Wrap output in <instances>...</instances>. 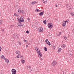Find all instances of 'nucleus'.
<instances>
[{
	"label": "nucleus",
	"mask_w": 74,
	"mask_h": 74,
	"mask_svg": "<svg viewBox=\"0 0 74 74\" xmlns=\"http://www.w3.org/2000/svg\"><path fill=\"white\" fill-rule=\"evenodd\" d=\"M21 13H22V14H24L25 11L23 10H21Z\"/></svg>",
	"instance_id": "nucleus-17"
},
{
	"label": "nucleus",
	"mask_w": 74,
	"mask_h": 74,
	"mask_svg": "<svg viewBox=\"0 0 74 74\" xmlns=\"http://www.w3.org/2000/svg\"><path fill=\"white\" fill-rule=\"evenodd\" d=\"M35 3L34 2H32V4H34Z\"/></svg>",
	"instance_id": "nucleus-37"
},
{
	"label": "nucleus",
	"mask_w": 74,
	"mask_h": 74,
	"mask_svg": "<svg viewBox=\"0 0 74 74\" xmlns=\"http://www.w3.org/2000/svg\"><path fill=\"white\" fill-rule=\"evenodd\" d=\"M38 56L39 57V58H41V56H42V54H41V53H39L38 54Z\"/></svg>",
	"instance_id": "nucleus-12"
},
{
	"label": "nucleus",
	"mask_w": 74,
	"mask_h": 74,
	"mask_svg": "<svg viewBox=\"0 0 74 74\" xmlns=\"http://www.w3.org/2000/svg\"><path fill=\"white\" fill-rule=\"evenodd\" d=\"M2 23H3L2 21L0 20V25H1V24H2Z\"/></svg>",
	"instance_id": "nucleus-27"
},
{
	"label": "nucleus",
	"mask_w": 74,
	"mask_h": 74,
	"mask_svg": "<svg viewBox=\"0 0 74 74\" xmlns=\"http://www.w3.org/2000/svg\"><path fill=\"white\" fill-rule=\"evenodd\" d=\"M24 41H25V42H26L27 41V40H24Z\"/></svg>",
	"instance_id": "nucleus-41"
},
{
	"label": "nucleus",
	"mask_w": 74,
	"mask_h": 74,
	"mask_svg": "<svg viewBox=\"0 0 74 74\" xmlns=\"http://www.w3.org/2000/svg\"><path fill=\"white\" fill-rule=\"evenodd\" d=\"M44 50L45 51H47V48L46 47H44Z\"/></svg>",
	"instance_id": "nucleus-22"
},
{
	"label": "nucleus",
	"mask_w": 74,
	"mask_h": 74,
	"mask_svg": "<svg viewBox=\"0 0 74 74\" xmlns=\"http://www.w3.org/2000/svg\"><path fill=\"white\" fill-rule=\"evenodd\" d=\"M28 47V45H26V48H27V47Z\"/></svg>",
	"instance_id": "nucleus-45"
},
{
	"label": "nucleus",
	"mask_w": 74,
	"mask_h": 74,
	"mask_svg": "<svg viewBox=\"0 0 74 74\" xmlns=\"http://www.w3.org/2000/svg\"><path fill=\"white\" fill-rule=\"evenodd\" d=\"M44 12H40L39 13V14L40 16H42L43 15H44Z\"/></svg>",
	"instance_id": "nucleus-7"
},
{
	"label": "nucleus",
	"mask_w": 74,
	"mask_h": 74,
	"mask_svg": "<svg viewBox=\"0 0 74 74\" xmlns=\"http://www.w3.org/2000/svg\"><path fill=\"white\" fill-rule=\"evenodd\" d=\"M20 56H17V58H22V57H20Z\"/></svg>",
	"instance_id": "nucleus-30"
},
{
	"label": "nucleus",
	"mask_w": 74,
	"mask_h": 74,
	"mask_svg": "<svg viewBox=\"0 0 74 74\" xmlns=\"http://www.w3.org/2000/svg\"><path fill=\"white\" fill-rule=\"evenodd\" d=\"M72 55V54H71V53H70V54H69V56H71Z\"/></svg>",
	"instance_id": "nucleus-33"
},
{
	"label": "nucleus",
	"mask_w": 74,
	"mask_h": 74,
	"mask_svg": "<svg viewBox=\"0 0 74 74\" xmlns=\"http://www.w3.org/2000/svg\"><path fill=\"white\" fill-rule=\"evenodd\" d=\"M38 29L39 30V31L40 32H43L44 31V29L42 27H39Z\"/></svg>",
	"instance_id": "nucleus-3"
},
{
	"label": "nucleus",
	"mask_w": 74,
	"mask_h": 74,
	"mask_svg": "<svg viewBox=\"0 0 74 74\" xmlns=\"http://www.w3.org/2000/svg\"><path fill=\"white\" fill-rule=\"evenodd\" d=\"M66 47V45H63L61 47L63 48H64Z\"/></svg>",
	"instance_id": "nucleus-16"
},
{
	"label": "nucleus",
	"mask_w": 74,
	"mask_h": 74,
	"mask_svg": "<svg viewBox=\"0 0 74 74\" xmlns=\"http://www.w3.org/2000/svg\"><path fill=\"white\" fill-rule=\"evenodd\" d=\"M17 19H18V21H21V19H18V18H17Z\"/></svg>",
	"instance_id": "nucleus-38"
},
{
	"label": "nucleus",
	"mask_w": 74,
	"mask_h": 74,
	"mask_svg": "<svg viewBox=\"0 0 74 74\" xmlns=\"http://www.w3.org/2000/svg\"><path fill=\"white\" fill-rule=\"evenodd\" d=\"M25 61L24 60H21V62H22V63H25Z\"/></svg>",
	"instance_id": "nucleus-24"
},
{
	"label": "nucleus",
	"mask_w": 74,
	"mask_h": 74,
	"mask_svg": "<svg viewBox=\"0 0 74 74\" xmlns=\"http://www.w3.org/2000/svg\"><path fill=\"white\" fill-rule=\"evenodd\" d=\"M55 19H56V20H57V19H56V18Z\"/></svg>",
	"instance_id": "nucleus-50"
},
{
	"label": "nucleus",
	"mask_w": 74,
	"mask_h": 74,
	"mask_svg": "<svg viewBox=\"0 0 74 74\" xmlns=\"http://www.w3.org/2000/svg\"><path fill=\"white\" fill-rule=\"evenodd\" d=\"M1 47H0V52L1 51Z\"/></svg>",
	"instance_id": "nucleus-43"
},
{
	"label": "nucleus",
	"mask_w": 74,
	"mask_h": 74,
	"mask_svg": "<svg viewBox=\"0 0 74 74\" xmlns=\"http://www.w3.org/2000/svg\"><path fill=\"white\" fill-rule=\"evenodd\" d=\"M21 9H18V12H21Z\"/></svg>",
	"instance_id": "nucleus-23"
},
{
	"label": "nucleus",
	"mask_w": 74,
	"mask_h": 74,
	"mask_svg": "<svg viewBox=\"0 0 74 74\" xmlns=\"http://www.w3.org/2000/svg\"><path fill=\"white\" fill-rule=\"evenodd\" d=\"M46 42H47V44L49 45H51V44H50V42L48 41V39H46L45 41Z\"/></svg>",
	"instance_id": "nucleus-6"
},
{
	"label": "nucleus",
	"mask_w": 74,
	"mask_h": 74,
	"mask_svg": "<svg viewBox=\"0 0 74 74\" xmlns=\"http://www.w3.org/2000/svg\"><path fill=\"white\" fill-rule=\"evenodd\" d=\"M14 16H18V14H14Z\"/></svg>",
	"instance_id": "nucleus-39"
},
{
	"label": "nucleus",
	"mask_w": 74,
	"mask_h": 74,
	"mask_svg": "<svg viewBox=\"0 0 74 74\" xmlns=\"http://www.w3.org/2000/svg\"><path fill=\"white\" fill-rule=\"evenodd\" d=\"M36 51L37 53H41V52H40V51L39 50H37Z\"/></svg>",
	"instance_id": "nucleus-19"
},
{
	"label": "nucleus",
	"mask_w": 74,
	"mask_h": 74,
	"mask_svg": "<svg viewBox=\"0 0 74 74\" xmlns=\"http://www.w3.org/2000/svg\"><path fill=\"white\" fill-rule=\"evenodd\" d=\"M63 38H64L65 40H67V37H66V36H64L63 37Z\"/></svg>",
	"instance_id": "nucleus-21"
},
{
	"label": "nucleus",
	"mask_w": 74,
	"mask_h": 74,
	"mask_svg": "<svg viewBox=\"0 0 74 74\" xmlns=\"http://www.w3.org/2000/svg\"><path fill=\"white\" fill-rule=\"evenodd\" d=\"M56 7H58V5H56Z\"/></svg>",
	"instance_id": "nucleus-44"
},
{
	"label": "nucleus",
	"mask_w": 74,
	"mask_h": 74,
	"mask_svg": "<svg viewBox=\"0 0 74 74\" xmlns=\"http://www.w3.org/2000/svg\"><path fill=\"white\" fill-rule=\"evenodd\" d=\"M1 59H3L4 60L5 59V57H4L3 55L1 56Z\"/></svg>",
	"instance_id": "nucleus-11"
},
{
	"label": "nucleus",
	"mask_w": 74,
	"mask_h": 74,
	"mask_svg": "<svg viewBox=\"0 0 74 74\" xmlns=\"http://www.w3.org/2000/svg\"><path fill=\"white\" fill-rule=\"evenodd\" d=\"M48 26L49 28L50 29H52L53 27V26H52V24L51 23H49L48 24Z\"/></svg>",
	"instance_id": "nucleus-1"
},
{
	"label": "nucleus",
	"mask_w": 74,
	"mask_h": 74,
	"mask_svg": "<svg viewBox=\"0 0 74 74\" xmlns=\"http://www.w3.org/2000/svg\"><path fill=\"white\" fill-rule=\"evenodd\" d=\"M71 14L72 16H74V14H73V13H71Z\"/></svg>",
	"instance_id": "nucleus-31"
},
{
	"label": "nucleus",
	"mask_w": 74,
	"mask_h": 74,
	"mask_svg": "<svg viewBox=\"0 0 74 74\" xmlns=\"http://www.w3.org/2000/svg\"><path fill=\"white\" fill-rule=\"evenodd\" d=\"M27 20L28 21H30V19L29 18H27Z\"/></svg>",
	"instance_id": "nucleus-36"
},
{
	"label": "nucleus",
	"mask_w": 74,
	"mask_h": 74,
	"mask_svg": "<svg viewBox=\"0 0 74 74\" xmlns=\"http://www.w3.org/2000/svg\"><path fill=\"white\" fill-rule=\"evenodd\" d=\"M40 59H41V60H43V59L41 58H40Z\"/></svg>",
	"instance_id": "nucleus-47"
},
{
	"label": "nucleus",
	"mask_w": 74,
	"mask_h": 74,
	"mask_svg": "<svg viewBox=\"0 0 74 74\" xmlns=\"http://www.w3.org/2000/svg\"><path fill=\"white\" fill-rule=\"evenodd\" d=\"M18 25L19 26H23V25H21V23H18Z\"/></svg>",
	"instance_id": "nucleus-18"
},
{
	"label": "nucleus",
	"mask_w": 74,
	"mask_h": 74,
	"mask_svg": "<svg viewBox=\"0 0 74 74\" xmlns=\"http://www.w3.org/2000/svg\"><path fill=\"white\" fill-rule=\"evenodd\" d=\"M35 11H36V12H37L40 11V10H38V9H36L35 10Z\"/></svg>",
	"instance_id": "nucleus-25"
},
{
	"label": "nucleus",
	"mask_w": 74,
	"mask_h": 74,
	"mask_svg": "<svg viewBox=\"0 0 74 74\" xmlns=\"http://www.w3.org/2000/svg\"><path fill=\"white\" fill-rule=\"evenodd\" d=\"M18 34H14L13 35V37L14 38V39H17V38H18Z\"/></svg>",
	"instance_id": "nucleus-2"
},
{
	"label": "nucleus",
	"mask_w": 74,
	"mask_h": 74,
	"mask_svg": "<svg viewBox=\"0 0 74 74\" xmlns=\"http://www.w3.org/2000/svg\"><path fill=\"white\" fill-rule=\"evenodd\" d=\"M24 22V19H23L22 20H21L20 21H19L18 22V23H21V22Z\"/></svg>",
	"instance_id": "nucleus-14"
},
{
	"label": "nucleus",
	"mask_w": 74,
	"mask_h": 74,
	"mask_svg": "<svg viewBox=\"0 0 74 74\" xmlns=\"http://www.w3.org/2000/svg\"><path fill=\"white\" fill-rule=\"evenodd\" d=\"M42 1L44 4H46L47 3L48 1L47 0H42Z\"/></svg>",
	"instance_id": "nucleus-9"
},
{
	"label": "nucleus",
	"mask_w": 74,
	"mask_h": 74,
	"mask_svg": "<svg viewBox=\"0 0 74 74\" xmlns=\"http://www.w3.org/2000/svg\"><path fill=\"white\" fill-rule=\"evenodd\" d=\"M35 49H36V51H38V48H37V47H35Z\"/></svg>",
	"instance_id": "nucleus-26"
},
{
	"label": "nucleus",
	"mask_w": 74,
	"mask_h": 74,
	"mask_svg": "<svg viewBox=\"0 0 74 74\" xmlns=\"http://www.w3.org/2000/svg\"><path fill=\"white\" fill-rule=\"evenodd\" d=\"M16 70L15 69H12V74H16Z\"/></svg>",
	"instance_id": "nucleus-4"
},
{
	"label": "nucleus",
	"mask_w": 74,
	"mask_h": 74,
	"mask_svg": "<svg viewBox=\"0 0 74 74\" xmlns=\"http://www.w3.org/2000/svg\"><path fill=\"white\" fill-rule=\"evenodd\" d=\"M56 63H57V62L56 61H54L51 63V65H52V66H55L56 64Z\"/></svg>",
	"instance_id": "nucleus-5"
},
{
	"label": "nucleus",
	"mask_w": 74,
	"mask_h": 74,
	"mask_svg": "<svg viewBox=\"0 0 74 74\" xmlns=\"http://www.w3.org/2000/svg\"><path fill=\"white\" fill-rule=\"evenodd\" d=\"M26 33H27V34H29V31L28 30H27L26 32Z\"/></svg>",
	"instance_id": "nucleus-28"
},
{
	"label": "nucleus",
	"mask_w": 74,
	"mask_h": 74,
	"mask_svg": "<svg viewBox=\"0 0 74 74\" xmlns=\"http://www.w3.org/2000/svg\"><path fill=\"white\" fill-rule=\"evenodd\" d=\"M59 36H60V34H61V32H60L59 33Z\"/></svg>",
	"instance_id": "nucleus-40"
},
{
	"label": "nucleus",
	"mask_w": 74,
	"mask_h": 74,
	"mask_svg": "<svg viewBox=\"0 0 74 74\" xmlns=\"http://www.w3.org/2000/svg\"><path fill=\"white\" fill-rule=\"evenodd\" d=\"M27 67H28V68H29V69H30V66H27Z\"/></svg>",
	"instance_id": "nucleus-42"
},
{
	"label": "nucleus",
	"mask_w": 74,
	"mask_h": 74,
	"mask_svg": "<svg viewBox=\"0 0 74 74\" xmlns=\"http://www.w3.org/2000/svg\"><path fill=\"white\" fill-rule=\"evenodd\" d=\"M53 47L54 49H55V46H53Z\"/></svg>",
	"instance_id": "nucleus-46"
},
{
	"label": "nucleus",
	"mask_w": 74,
	"mask_h": 74,
	"mask_svg": "<svg viewBox=\"0 0 74 74\" xmlns=\"http://www.w3.org/2000/svg\"><path fill=\"white\" fill-rule=\"evenodd\" d=\"M22 57V56H20V57Z\"/></svg>",
	"instance_id": "nucleus-49"
},
{
	"label": "nucleus",
	"mask_w": 74,
	"mask_h": 74,
	"mask_svg": "<svg viewBox=\"0 0 74 74\" xmlns=\"http://www.w3.org/2000/svg\"><path fill=\"white\" fill-rule=\"evenodd\" d=\"M18 44H19L20 45H21V43L20 41H18Z\"/></svg>",
	"instance_id": "nucleus-29"
},
{
	"label": "nucleus",
	"mask_w": 74,
	"mask_h": 74,
	"mask_svg": "<svg viewBox=\"0 0 74 74\" xmlns=\"http://www.w3.org/2000/svg\"><path fill=\"white\" fill-rule=\"evenodd\" d=\"M47 22V21L45 20L43 21V23H44V24H47V23H46V22Z\"/></svg>",
	"instance_id": "nucleus-20"
},
{
	"label": "nucleus",
	"mask_w": 74,
	"mask_h": 74,
	"mask_svg": "<svg viewBox=\"0 0 74 74\" xmlns=\"http://www.w3.org/2000/svg\"><path fill=\"white\" fill-rule=\"evenodd\" d=\"M62 51V49L60 48H59L58 51V52H60L61 51Z\"/></svg>",
	"instance_id": "nucleus-13"
},
{
	"label": "nucleus",
	"mask_w": 74,
	"mask_h": 74,
	"mask_svg": "<svg viewBox=\"0 0 74 74\" xmlns=\"http://www.w3.org/2000/svg\"><path fill=\"white\" fill-rule=\"evenodd\" d=\"M4 60H5V61L6 63H8L9 62V60L8 59L5 58Z\"/></svg>",
	"instance_id": "nucleus-15"
},
{
	"label": "nucleus",
	"mask_w": 74,
	"mask_h": 74,
	"mask_svg": "<svg viewBox=\"0 0 74 74\" xmlns=\"http://www.w3.org/2000/svg\"><path fill=\"white\" fill-rule=\"evenodd\" d=\"M58 36H59V34L58 35H57Z\"/></svg>",
	"instance_id": "nucleus-48"
},
{
	"label": "nucleus",
	"mask_w": 74,
	"mask_h": 74,
	"mask_svg": "<svg viewBox=\"0 0 74 74\" xmlns=\"http://www.w3.org/2000/svg\"><path fill=\"white\" fill-rule=\"evenodd\" d=\"M20 19H23V16H21V17H20Z\"/></svg>",
	"instance_id": "nucleus-35"
},
{
	"label": "nucleus",
	"mask_w": 74,
	"mask_h": 74,
	"mask_svg": "<svg viewBox=\"0 0 74 74\" xmlns=\"http://www.w3.org/2000/svg\"><path fill=\"white\" fill-rule=\"evenodd\" d=\"M2 31H3V32H5V30L4 29H2Z\"/></svg>",
	"instance_id": "nucleus-34"
},
{
	"label": "nucleus",
	"mask_w": 74,
	"mask_h": 74,
	"mask_svg": "<svg viewBox=\"0 0 74 74\" xmlns=\"http://www.w3.org/2000/svg\"><path fill=\"white\" fill-rule=\"evenodd\" d=\"M65 22L66 23V22H67V23H68V22H69V20H67Z\"/></svg>",
	"instance_id": "nucleus-32"
},
{
	"label": "nucleus",
	"mask_w": 74,
	"mask_h": 74,
	"mask_svg": "<svg viewBox=\"0 0 74 74\" xmlns=\"http://www.w3.org/2000/svg\"><path fill=\"white\" fill-rule=\"evenodd\" d=\"M66 25V22L64 21V22H62V26H65Z\"/></svg>",
	"instance_id": "nucleus-10"
},
{
	"label": "nucleus",
	"mask_w": 74,
	"mask_h": 74,
	"mask_svg": "<svg viewBox=\"0 0 74 74\" xmlns=\"http://www.w3.org/2000/svg\"><path fill=\"white\" fill-rule=\"evenodd\" d=\"M16 53L17 55H20L21 54V51H16Z\"/></svg>",
	"instance_id": "nucleus-8"
}]
</instances>
